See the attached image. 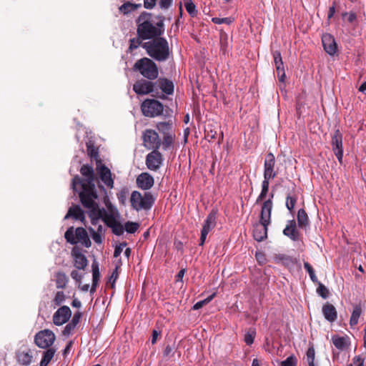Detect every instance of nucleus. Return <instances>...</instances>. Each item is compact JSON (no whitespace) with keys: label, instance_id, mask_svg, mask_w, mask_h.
<instances>
[{"label":"nucleus","instance_id":"nucleus-50","mask_svg":"<svg viewBox=\"0 0 366 366\" xmlns=\"http://www.w3.org/2000/svg\"><path fill=\"white\" fill-rule=\"evenodd\" d=\"M255 331L253 329H249L244 335V342L247 345L253 343L255 337Z\"/></svg>","mask_w":366,"mask_h":366},{"label":"nucleus","instance_id":"nucleus-51","mask_svg":"<svg viewBox=\"0 0 366 366\" xmlns=\"http://www.w3.org/2000/svg\"><path fill=\"white\" fill-rule=\"evenodd\" d=\"M212 22L216 24H230L232 22H233L234 19L231 17H225V18H218V17H214L212 19Z\"/></svg>","mask_w":366,"mask_h":366},{"label":"nucleus","instance_id":"nucleus-14","mask_svg":"<svg viewBox=\"0 0 366 366\" xmlns=\"http://www.w3.org/2000/svg\"><path fill=\"white\" fill-rule=\"evenodd\" d=\"M133 90L138 95H146L153 92V80L142 79L133 84Z\"/></svg>","mask_w":366,"mask_h":366},{"label":"nucleus","instance_id":"nucleus-48","mask_svg":"<svg viewBox=\"0 0 366 366\" xmlns=\"http://www.w3.org/2000/svg\"><path fill=\"white\" fill-rule=\"evenodd\" d=\"M318 287L317 289V294L321 296L323 299H327L329 296L328 289L322 283L318 282Z\"/></svg>","mask_w":366,"mask_h":366},{"label":"nucleus","instance_id":"nucleus-58","mask_svg":"<svg viewBox=\"0 0 366 366\" xmlns=\"http://www.w3.org/2000/svg\"><path fill=\"white\" fill-rule=\"evenodd\" d=\"M126 245H127L126 242H122L119 245L117 246L114 249V257H119L120 255V254L122 253L123 248L124 247H126Z\"/></svg>","mask_w":366,"mask_h":366},{"label":"nucleus","instance_id":"nucleus-63","mask_svg":"<svg viewBox=\"0 0 366 366\" xmlns=\"http://www.w3.org/2000/svg\"><path fill=\"white\" fill-rule=\"evenodd\" d=\"M172 0H159V6L162 9H167L172 4Z\"/></svg>","mask_w":366,"mask_h":366},{"label":"nucleus","instance_id":"nucleus-49","mask_svg":"<svg viewBox=\"0 0 366 366\" xmlns=\"http://www.w3.org/2000/svg\"><path fill=\"white\" fill-rule=\"evenodd\" d=\"M143 39L140 38L139 36L137 38H133L130 39V44L129 47V50L132 51L133 50L137 49L140 45H142V41Z\"/></svg>","mask_w":366,"mask_h":366},{"label":"nucleus","instance_id":"nucleus-52","mask_svg":"<svg viewBox=\"0 0 366 366\" xmlns=\"http://www.w3.org/2000/svg\"><path fill=\"white\" fill-rule=\"evenodd\" d=\"M297 360L295 356L291 355L285 360L281 362V366H297Z\"/></svg>","mask_w":366,"mask_h":366},{"label":"nucleus","instance_id":"nucleus-2","mask_svg":"<svg viewBox=\"0 0 366 366\" xmlns=\"http://www.w3.org/2000/svg\"><path fill=\"white\" fill-rule=\"evenodd\" d=\"M159 20L155 22L151 13L142 12L137 20V35L142 39H154L161 36L164 33V18L162 16L157 17Z\"/></svg>","mask_w":366,"mask_h":366},{"label":"nucleus","instance_id":"nucleus-30","mask_svg":"<svg viewBox=\"0 0 366 366\" xmlns=\"http://www.w3.org/2000/svg\"><path fill=\"white\" fill-rule=\"evenodd\" d=\"M172 127V122L171 121L161 122L157 124V129L163 136L174 134Z\"/></svg>","mask_w":366,"mask_h":366},{"label":"nucleus","instance_id":"nucleus-20","mask_svg":"<svg viewBox=\"0 0 366 366\" xmlns=\"http://www.w3.org/2000/svg\"><path fill=\"white\" fill-rule=\"evenodd\" d=\"M136 183L139 189L148 190L153 187L154 180L151 174L143 172L137 177Z\"/></svg>","mask_w":366,"mask_h":366},{"label":"nucleus","instance_id":"nucleus-26","mask_svg":"<svg viewBox=\"0 0 366 366\" xmlns=\"http://www.w3.org/2000/svg\"><path fill=\"white\" fill-rule=\"evenodd\" d=\"M92 285L90 289V292L94 293L96 291L98 282L100 279V272L99 268V263L94 260L92 265Z\"/></svg>","mask_w":366,"mask_h":366},{"label":"nucleus","instance_id":"nucleus-12","mask_svg":"<svg viewBox=\"0 0 366 366\" xmlns=\"http://www.w3.org/2000/svg\"><path fill=\"white\" fill-rule=\"evenodd\" d=\"M145 163L149 170L157 171L163 163V156L158 149H154L146 156Z\"/></svg>","mask_w":366,"mask_h":366},{"label":"nucleus","instance_id":"nucleus-3","mask_svg":"<svg viewBox=\"0 0 366 366\" xmlns=\"http://www.w3.org/2000/svg\"><path fill=\"white\" fill-rule=\"evenodd\" d=\"M147 54L157 61H165L169 58L170 50L167 40L159 36L142 44Z\"/></svg>","mask_w":366,"mask_h":366},{"label":"nucleus","instance_id":"nucleus-23","mask_svg":"<svg viewBox=\"0 0 366 366\" xmlns=\"http://www.w3.org/2000/svg\"><path fill=\"white\" fill-rule=\"evenodd\" d=\"M71 254L74 259V267L78 269H84L88 264L86 257L76 247L73 248Z\"/></svg>","mask_w":366,"mask_h":366},{"label":"nucleus","instance_id":"nucleus-29","mask_svg":"<svg viewBox=\"0 0 366 366\" xmlns=\"http://www.w3.org/2000/svg\"><path fill=\"white\" fill-rule=\"evenodd\" d=\"M363 309L364 307L362 306L360 303L354 306L350 320L351 327H354L358 323L359 318L363 311Z\"/></svg>","mask_w":366,"mask_h":366},{"label":"nucleus","instance_id":"nucleus-13","mask_svg":"<svg viewBox=\"0 0 366 366\" xmlns=\"http://www.w3.org/2000/svg\"><path fill=\"white\" fill-rule=\"evenodd\" d=\"M97 172L102 182L109 189L114 187V179L110 169L100 161L97 164Z\"/></svg>","mask_w":366,"mask_h":366},{"label":"nucleus","instance_id":"nucleus-18","mask_svg":"<svg viewBox=\"0 0 366 366\" xmlns=\"http://www.w3.org/2000/svg\"><path fill=\"white\" fill-rule=\"evenodd\" d=\"M283 234L294 242L299 241L301 234L297 228V223L295 219L288 220L287 225L283 229Z\"/></svg>","mask_w":366,"mask_h":366},{"label":"nucleus","instance_id":"nucleus-57","mask_svg":"<svg viewBox=\"0 0 366 366\" xmlns=\"http://www.w3.org/2000/svg\"><path fill=\"white\" fill-rule=\"evenodd\" d=\"M87 152L91 157L97 158L98 157V152L92 144H87Z\"/></svg>","mask_w":366,"mask_h":366},{"label":"nucleus","instance_id":"nucleus-25","mask_svg":"<svg viewBox=\"0 0 366 366\" xmlns=\"http://www.w3.org/2000/svg\"><path fill=\"white\" fill-rule=\"evenodd\" d=\"M70 217H72L76 220H80L81 222H83L85 219L84 212L79 205L72 206L69 209L67 214L64 217V219H66Z\"/></svg>","mask_w":366,"mask_h":366},{"label":"nucleus","instance_id":"nucleus-59","mask_svg":"<svg viewBox=\"0 0 366 366\" xmlns=\"http://www.w3.org/2000/svg\"><path fill=\"white\" fill-rule=\"evenodd\" d=\"M272 55H273V58H274V65L278 64L279 63L283 62L281 54L279 51H274L272 53Z\"/></svg>","mask_w":366,"mask_h":366},{"label":"nucleus","instance_id":"nucleus-32","mask_svg":"<svg viewBox=\"0 0 366 366\" xmlns=\"http://www.w3.org/2000/svg\"><path fill=\"white\" fill-rule=\"evenodd\" d=\"M56 351V350L53 347L46 348L43 352L42 359L40 362L39 366H47L54 357Z\"/></svg>","mask_w":366,"mask_h":366},{"label":"nucleus","instance_id":"nucleus-41","mask_svg":"<svg viewBox=\"0 0 366 366\" xmlns=\"http://www.w3.org/2000/svg\"><path fill=\"white\" fill-rule=\"evenodd\" d=\"M139 227V224L137 222L128 221L125 223L124 229L129 234L135 233Z\"/></svg>","mask_w":366,"mask_h":366},{"label":"nucleus","instance_id":"nucleus-56","mask_svg":"<svg viewBox=\"0 0 366 366\" xmlns=\"http://www.w3.org/2000/svg\"><path fill=\"white\" fill-rule=\"evenodd\" d=\"M76 327V325L72 324V322H69L66 327H64L62 333L64 336H69L71 332L74 330V328Z\"/></svg>","mask_w":366,"mask_h":366},{"label":"nucleus","instance_id":"nucleus-6","mask_svg":"<svg viewBox=\"0 0 366 366\" xmlns=\"http://www.w3.org/2000/svg\"><path fill=\"white\" fill-rule=\"evenodd\" d=\"M64 238L71 244L81 242L86 247H89L92 244L87 232L81 227H77L75 230L73 227H69L64 233Z\"/></svg>","mask_w":366,"mask_h":366},{"label":"nucleus","instance_id":"nucleus-38","mask_svg":"<svg viewBox=\"0 0 366 366\" xmlns=\"http://www.w3.org/2000/svg\"><path fill=\"white\" fill-rule=\"evenodd\" d=\"M155 80V81H153V92H152V96L159 98H164V95L161 94L162 78H159Z\"/></svg>","mask_w":366,"mask_h":366},{"label":"nucleus","instance_id":"nucleus-39","mask_svg":"<svg viewBox=\"0 0 366 366\" xmlns=\"http://www.w3.org/2000/svg\"><path fill=\"white\" fill-rule=\"evenodd\" d=\"M184 6L187 11L192 17H194L197 15V10L196 9L195 4L192 2V0H184Z\"/></svg>","mask_w":366,"mask_h":366},{"label":"nucleus","instance_id":"nucleus-55","mask_svg":"<svg viewBox=\"0 0 366 366\" xmlns=\"http://www.w3.org/2000/svg\"><path fill=\"white\" fill-rule=\"evenodd\" d=\"M93 240L97 243L101 244L102 242V234L99 232H97L93 228L89 229Z\"/></svg>","mask_w":366,"mask_h":366},{"label":"nucleus","instance_id":"nucleus-46","mask_svg":"<svg viewBox=\"0 0 366 366\" xmlns=\"http://www.w3.org/2000/svg\"><path fill=\"white\" fill-rule=\"evenodd\" d=\"M66 300V296L62 291H59L56 293L53 300V302L56 306L61 305Z\"/></svg>","mask_w":366,"mask_h":366},{"label":"nucleus","instance_id":"nucleus-35","mask_svg":"<svg viewBox=\"0 0 366 366\" xmlns=\"http://www.w3.org/2000/svg\"><path fill=\"white\" fill-rule=\"evenodd\" d=\"M297 201V197L295 194L288 193L286 197L285 206L289 212L292 214L294 212L295 206Z\"/></svg>","mask_w":366,"mask_h":366},{"label":"nucleus","instance_id":"nucleus-62","mask_svg":"<svg viewBox=\"0 0 366 366\" xmlns=\"http://www.w3.org/2000/svg\"><path fill=\"white\" fill-rule=\"evenodd\" d=\"M81 312H76L74 313L71 320L70 321L71 322H72V324H74L76 325H78V323L80 321V319L81 317Z\"/></svg>","mask_w":366,"mask_h":366},{"label":"nucleus","instance_id":"nucleus-27","mask_svg":"<svg viewBox=\"0 0 366 366\" xmlns=\"http://www.w3.org/2000/svg\"><path fill=\"white\" fill-rule=\"evenodd\" d=\"M16 358L18 362L24 366L29 365L33 359V356L29 350L26 351H19L16 353Z\"/></svg>","mask_w":366,"mask_h":366},{"label":"nucleus","instance_id":"nucleus-61","mask_svg":"<svg viewBox=\"0 0 366 366\" xmlns=\"http://www.w3.org/2000/svg\"><path fill=\"white\" fill-rule=\"evenodd\" d=\"M157 3V0H144V6L147 9H153Z\"/></svg>","mask_w":366,"mask_h":366},{"label":"nucleus","instance_id":"nucleus-16","mask_svg":"<svg viewBox=\"0 0 366 366\" xmlns=\"http://www.w3.org/2000/svg\"><path fill=\"white\" fill-rule=\"evenodd\" d=\"M71 316V311L68 306L60 307L53 315V322L55 325L60 326L66 323Z\"/></svg>","mask_w":366,"mask_h":366},{"label":"nucleus","instance_id":"nucleus-1","mask_svg":"<svg viewBox=\"0 0 366 366\" xmlns=\"http://www.w3.org/2000/svg\"><path fill=\"white\" fill-rule=\"evenodd\" d=\"M80 172L84 179L80 178L78 175L75 176L72 179L71 187L74 192H76V186L79 185L81 190L79 195L83 207L97 212L98 194L95 188L94 169L89 164H84L81 167Z\"/></svg>","mask_w":366,"mask_h":366},{"label":"nucleus","instance_id":"nucleus-17","mask_svg":"<svg viewBox=\"0 0 366 366\" xmlns=\"http://www.w3.org/2000/svg\"><path fill=\"white\" fill-rule=\"evenodd\" d=\"M275 157L271 152L266 156L264 164V178L267 179H274L277 173L274 171Z\"/></svg>","mask_w":366,"mask_h":366},{"label":"nucleus","instance_id":"nucleus-33","mask_svg":"<svg viewBox=\"0 0 366 366\" xmlns=\"http://www.w3.org/2000/svg\"><path fill=\"white\" fill-rule=\"evenodd\" d=\"M162 89L161 94L164 95H171L174 92V84L171 80H169L167 78H162Z\"/></svg>","mask_w":366,"mask_h":366},{"label":"nucleus","instance_id":"nucleus-53","mask_svg":"<svg viewBox=\"0 0 366 366\" xmlns=\"http://www.w3.org/2000/svg\"><path fill=\"white\" fill-rule=\"evenodd\" d=\"M315 349L311 347L308 348L307 351V359L309 364V366H315L314 360H315Z\"/></svg>","mask_w":366,"mask_h":366},{"label":"nucleus","instance_id":"nucleus-22","mask_svg":"<svg viewBox=\"0 0 366 366\" xmlns=\"http://www.w3.org/2000/svg\"><path fill=\"white\" fill-rule=\"evenodd\" d=\"M269 224L261 222L256 224L253 229V237L255 240L262 242L267 237V227Z\"/></svg>","mask_w":366,"mask_h":366},{"label":"nucleus","instance_id":"nucleus-21","mask_svg":"<svg viewBox=\"0 0 366 366\" xmlns=\"http://www.w3.org/2000/svg\"><path fill=\"white\" fill-rule=\"evenodd\" d=\"M272 207L273 203L271 199H269L263 202L261 209L259 222H265L266 224H270Z\"/></svg>","mask_w":366,"mask_h":366},{"label":"nucleus","instance_id":"nucleus-34","mask_svg":"<svg viewBox=\"0 0 366 366\" xmlns=\"http://www.w3.org/2000/svg\"><path fill=\"white\" fill-rule=\"evenodd\" d=\"M142 6L141 4H133L129 1H127L119 6V9L120 12L124 14H129L131 12L137 10Z\"/></svg>","mask_w":366,"mask_h":366},{"label":"nucleus","instance_id":"nucleus-15","mask_svg":"<svg viewBox=\"0 0 366 366\" xmlns=\"http://www.w3.org/2000/svg\"><path fill=\"white\" fill-rule=\"evenodd\" d=\"M332 150L341 163L343 157L342 135L339 129H336L332 137Z\"/></svg>","mask_w":366,"mask_h":366},{"label":"nucleus","instance_id":"nucleus-44","mask_svg":"<svg viewBox=\"0 0 366 366\" xmlns=\"http://www.w3.org/2000/svg\"><path fill=\"white\" fill-rule=\"evenodd\" d=\"M277 71V77L281 82H284L286 75L285 71V68L282 63H279L278 64L274 65Z\"/></svg>","mask_w":366,"mask_h":366},{"label":"nucleus","instance_id":"nucleus-11","mask_svg":"<svg viewBox=\"0 0 366 366\" xmlns=\"http://www.w3.org/2000/svg\"><path fill=\"white\" fill-rule=\"evenodd\" d=\"M217 219V211L212 209L210 213L207 215L206 219L204 222L202 229L201 230V237L199 239V246H202L207 239V236L209 232L215 227Z\"/></svg>","mask_w":366,"mask_h":366},{"label":"nucleus","instance_id":"nucleus-28","mask_svg":"<svg viewBox=\"0 0 366 366\" xmlns=\"http://www.w3.org/2000/svg\"><path fill=\"white\" fill-rule=\"evenodd\" d=\"M297 224L300 229H306L310 225V219L308 215L304 209L298 210L297 216Z\"/></svg>","mask_w":366,"mask_h":366},{"label":"nucleus","instance_id":"nucleus-54","mask_svg":"<svg viewBox=\"0 0 366 366\" xmlns=\"http://www.w3.org/2000/svg\"><path fill=\"white\" fill-rule=\"evenodd\" d=\"M217 137V132L213 129H205V139L209 142H211Z\"/></svg>","mask_w":366,"mask_h":366},{"label":"nucleus","instance_id":"nucleus-64","mask_svg":"<svg viewBox=\"0 0 366 366\" xmlns=\"http://www.w3.org/2000/svg\"><path fill=\"white\" fill-rule=\"evenodd\" d=\"M352 360H353V363L355 364V365H360V366L364 365L365 360H364V358L361 357L359 355L354 357Z\"/></svg>","mask_w":366,"mask_h":366},{"label":"nucleus","instance_id":"nucleus-36","mask_svg":"<svg viewBox=\"0 0 366 366\" xmlns=\"http://www.w3.org/2000/svg\"><path fill=\"white\" fill-rule=\"evenodd\" d=\"M69 281V279L67 276L65 274V273L59 272H57L56 274V287L59 289H64L67 282Z\"/></svg>","mask_w":366,"mask_h":366},{"label":"nucleus","instance_id":"nucleus-19","mask_svg":"<svg viewBox=\"0 0 366 366\" xmlns=\"http://www.w3.org/2000/svg\"><path fill=\"white\" fill-rule=\"evenodd\" d=\"M322 42L324 50L330 56H333L337 51V44L334 36L330 34H325L322 36Z\"/></svg>","mask_w":366,"mask_h":366},{"label":"nucleus","instance_id":"nucleus-60","mask_svg":"<svg viewBox=\"0 0 366 366\" xmlns=\"http://www.w3.org/2000/svg\"><path fill=\"white\" fill-rule=\"evenodd\" d=\"M71 277L72 279H74V280H76L77 282H79V284L80 285L81 283V280L82 279V274H81L78 271L76 270H73L71 271Z\"/></svg>","mask_w":366,"mask_h":366},{"label":"nucleus","instance_id":"nucleus-9","mask_svg":"<svg viewBox=\"0 0 366 366\" xmlns=\"http://www.w3.org/2000/svg\"><path fill=\"white\" fill-rule=\"evenodd\" d=\"M91 214L90 216L92 217V224H96L98 219L102 218L106 225L109 227L114 224L117 221H118L115 216L113 214L107 213L104 208L102 209L99 207V204L97 203V211L94 212L92 209H88Z\"/></svg>","mask_w":366,"mask_h":366},{"label":"nucleus","instance_id":"nucleus-10","mask_svg":"<svg viewBox=\"0 0 366 366\" xmlns=\"http://www.w3.org/2000/svg\"><path fill=\"white\" fill-rule=\"evenodd\" d=\"M142 139L144 146L148 149H159L162 144L158 133L152 129H146Z\"/></svg>","mask_w":366,"mask_h":366},{"label":"nucleus","instance_id":"nucleus-7","mask_svg":"<svg viewBox=\"0 0 366 366\" xmlns=\"http://www.w3.org/2000/svg\"><path fill=\"white\" fill-rule=\"evenodd\" d=\"M55 340L54 333L49 329L41 330L34 336L35 345L42 349L51 348Z\"/></svg>","mask_w":366,"mask_h":366},{"label":"nucleus","instance_id":"nucleus-40","mask_svg":"<svg viewBox=\"0 0 366 366\" xmlns=\"http://www.w3.org/2000/svg\"><path fill=\"white\" fill-rule=\"evenodd\" d=\"M175 134H172L166 136H163L162 149L164 150L169 149L174 142Z\"/></svg>","mask_w":366,"mask_h":366},{"label":"nucleus","instance_id":"nucleus-43","mask_svg":"<svg viewBox=\"0 0 366 366\" xmlns=\"http://www.w3.org/2000/svg\"><path fill=\"white\" fill-rule=\"evenodd\" d=\"M129 194V190L127 188L122 189L117 194V197L119 202V203L122 205H125L127 199V196Z\"/></svg>","mask_w":366,"mask_h":366},{"label":"nucleus","instance_id":"nucleus-45","mask_svg":"<svg viewBox=\"0 0 366 366\" xmlns=\"http://www.w3.org/2000/svg\"><path fill=\"white\" fill-rule=\"evenodd\" d=\"M109 228H111L112 232L117 236L123 234L124 231V226L119 221H117L114 224H112Z\"/></svg>","mask_w":366,"mask_h":366},{"label":"nucleus","instance_id":"nucleus-31","mask_svg":"<svg viewBox=\"0 0 366 366\" xmlns=\"http://www.w3.org/2000/svg\"><path fill=\"white\" fill-rule=\"evenodd\" d=\"M349 337L347 336L340 337L338 335H333L332 341L333 345L338 350H343L348 345Z\"/></svg>","mask_w":366,"mask_h":366},{"label":"nucleus","instance_id":"nucleus-5","mask_svg":"<svg viewBox=\"0 0 366 366\" xmlns=\"http://www.w3.org/2000/svg\"><path fill=\"white\" fill-rule=\"evenodd\" d=\"M130 204L132 209L139 212L148 211L154 204L155 198L151 192H146L142 194L139 191H133L130 197Z\"/></svg>","mask_w":366,"mask_h":366},{"label":"nucleus","instance_id":"nucleus-42","mask_svg":"<svg viewBox=\"0 0 366 366\" xmlns=\"http://www.w3.org/2000/svg\"><path fill=\"white\" fill-rule=\"evenodd\" d=\"M215 295H216V294L213 293L211 295H209L208 297H207L206 299L197 302L196 304L194 305L192 309L194 310H199L203 306H204V305H207L209 302H210L213 300V298L215 297Z\"/></svg>","mask_w":366,"mask_h":366},{"label":"nucleus","instance_id":"nucleus-47","mask_svg":"<svg viewBox=\"0 0 366 366\" xmlns=\"http://www.w3.org/2000/svg\"><path fill=\"white\" fill-rule=\"evenodd\" d=\"M304 268L307 270V272H308L309 275H310V277L311 279V280L313 282H318V280H317V276L315 275V271L312 268V267L310 265V263L308 262H305L304 263Z\"/></svg>","mask_w":366,"mask_h":366},{"label":"nucleus","instance_id":"nucleus-4","mask_svg":"<svg viewBox=\"0 0 366 366\" xmlns=\"http://www.w3.org/2000/svg\"><path fill=\"white\" fill-rule=\"evenodd\" d=\"M133 70L139 72L148 80H155L159 76V69L157 64L148 57L138 59L133 66Z\"/></svg>","mask_w":366,"mask_h":366},{"label":"nucleus","instance_id":"nucleus-24","mask_svg":"<svg viewBox=\"0 0 366 366\" xmlns=\"http://www.w3.org/2000/svg\"><path fill=\"white\" fill-rule=\"evenodd\" d=\"M322 314L325 318L330 322H335L337 318V312L335 306L329 302H326L322 306Z\"/></svg>","mask_w":366,"mask_h":366},{"label":"nucleus","instance_id":"nucleus-8","mask_svg":"<svg viewBox=\"0 0 366 366\" xmlns=\"http://www.w3.org/2000/svg\"><path fill=\"white\" fill-rule=\"evenodd\" d=\"M141 109L144 116L154 117L162 113L164 107L156 99H147L142 104Z\"/></svg>","mask_w":366,"mask_h":366},{"label":"nucleus","instance_id":"nucleus-37","mask_svg":"<svg viewBox=\"0 0 366 366\" xmlns=\"http://www.w3.org/2000/svg\"><path fill=\"white\" fill-rule=\"evenodd\" d=\"M269 181H270V179L264 178L262 183V190H261L259 195L258 196V197L257 199L256 203L259 202L260 201L265 199V197H267V194L269 190Z\"/></svg>","mask_w":366,"mask_h":366}]
</instances>
